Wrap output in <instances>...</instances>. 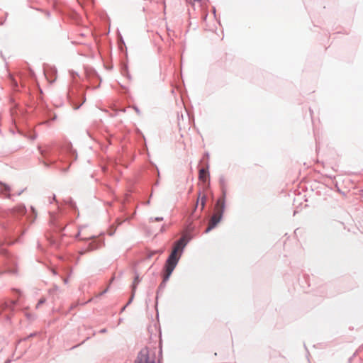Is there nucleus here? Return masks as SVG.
Wrapping results in <instances>:
<instances>
[{"label":"nucleus","instance_id":"nucleus-1","mask_svg":"<svg viewBox=\"0 0 363 363\" xmlns=\"http://www.w3.org/2000/svg\"><path fill=\"white\" fill-rule=\"evenodd\" d=\"M186 244V241L185 240V238H181L178 241L176 242L173 250L167 259L165 264V272L164 274V281H167L170 275L172 274L173 270L174 269L182 251Z\"/></svg>","mask_w":363,"mask_h":363},{"label":"nucleus","instance_id":"nucleus-2","mask_svg":"<svg viewBox=\"0 0 363 363\" xmlns=\"http://www.w3.org/2000/svg\"><path fill=\"white\" fill-rule=\"evenodd\" d=\"M225 208V199L224 198H220L218 200L216 207L215 212L212 216L211 218L209 220L208 226L206 229V233L209 232L213 228H214L216 225L220 221L223 211Z\"/></svg>","mask_w":363,"mask_h":363},{"label":"nucleus","instance_id":"nucleus-3","mask_svg":"<svg viewBox=\"0 0 363 363\" xmlns=\"http://www.w3.org/2000/svg\"><path fill=\"white\" fill-rule=\"evenodd\" d=\"M135 363H155V358L150 356L147 348H143L139 352Z\"/></svg>","mask_w":363,"mask_h":363},{"label":"nucleus","instance_id":"nucleus-4","mask_svg":"<svg viewBox=\"0 0 363 363\" xmlns=\"http://www.w3.org/2000/svg\"><path fill=\"white\" fill-rule=\"evenodd\" d=\"M206 195L200 193L199 194L196 206H198L199 203H201V209L203 210L205 206V204H206Z\"/></svg>","mask_w":363,"mask_h":363},{"label":"nucleus","instance_id":"nucleus-5","mask_svg":"<svg viewBox=\"0 0 363 363\" xmlns=\"http://www.w3.org/2000/svg\"><path fill=\"white\" fill-rule=\"evenodd\" d=\"M199 179L206 182L207 180V178L208 177V172L206 169H201L199 170Z\"/></svg>","mask_w":363,"mask_h":363},{"label":"nucleus","instance_id":"nucleus-6","mask_svg":"<svg viewBox=\"0 0 363 363\" xmlns=\"http://www.w3.org/2000/svg\"><path fill=\"white\" fill-rule=\"evenodd\" d=\"M140 281V280L139 279L138 275H136L135 277L134 281H133V286H132V288H133L132 289V296L134 295L135 289H136V286L139 284Z\"/></svg>","mask_w":363,"mask_h":363},{"label":"nucleus","instance_id":"nucleus-7","mask_svg":"<svg viewBox=\"0 0 363 363\" xmlns=\"http://www.w3.org/2000/svg\"><path fill=\"white\" fill-rule=\"evenodd\" d=\"M15 211L20 214H24L26 212V208L23 206L20 205L15 208Z\"/></svg>","mask_w":363,"mask_h":363},{"label":"nucleus","instance_id":"nucleus-8","mask_svg":"<svg viewBox=\"0 0 363 363\" xmlns=\"http://www.w3.org/2000/svg\"><path fill=\"white\" fill-rule=\"evenodd\" d=\"M11 190L10 187L7 185H4V191H9Z\"/></svg>","mask_w":363,"mask_h":363},{"label":"nucleus","instance_id":"nucleus-9","mask_svg":"<svg viewBox=\"0 0 363 363\" xmlns=\"http://www.w3.org/2000/svg\"><path fill=\"white\" fill-rule=\"evenodd\" d=\"M155 220L159 221V220H162V218H157Z\"/></svg>","mask_w":363,"mask_h":363}]
</instances>
